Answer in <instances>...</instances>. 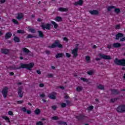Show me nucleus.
Returning <instances> with one entry per match:
<instances>
[{
  "instance_id": "1",
  "label": "nucleus",
  "mask_w": 125,
  "mask_h": 125,
  "mask_svg": "<svg viewBox=\"0 0 125 125\" xmlns=\"http://www.w3.org/2000/svg\"><path fill=\"white\" fill-rule=\"evenodd\" d=\"M98 56H99V57H100V58H96L95 60L96 61H100V60H101V58L102 59H104L105 60H111V59H112V58H111L110 56L106 55L104 54H98Z\"/></svg>"
},
{
  "instance_id": "2",
  "label": "nucleus",
  "mask_w": 125,
  "mask_h": 125,
  "mask_svg": "<svg viewBox=\"0 0 125 125\" xmlns=\"http://www.w3.org/2000/svg\"><path fill=\"white\" fill-rule=\"evenodd\" d=\"M34 67V63L31 62L29 64H23L21 63V66L19 67H17L16 69H21V68H26L28 69V70H31L32 68Z\"/></svg>"
},
{
  "instance_id": "3",
  "label": "nucleus",
  "mask_w": 125,
  "mask_h": 125,
  "mask_svg": "<svg viewBox=\"0 0 125 125\" xmlns=\"http://www.w3.org/2000/svg\"><path fill=\"white\" fill-rule=\"evenodd\" d=\"M58 47L59 48H62V44L60 43L59 40H56L55 41L52 45H49L48 47L49 48H55L56 47Z\"/></svg>"
},
{
  "instance_id": "4",
  "label": "nucleus",
  "mask_w": 125,
  "mask_h": 125,
  "mask_svg": "<svg viewBox=\"0 0 125 125\" xmlns=\"http://www.w3.org/2000/svg\"><path fill=\"white\" fill-rule=\"evenodd\" d=\"M114 63L116 65H119L120 66H125V60H119L116 58L114 60Z\"/></svg>"
},
{
  "instance_id": "5",
  "label": "nucleus",
  "mask_w": 125,
  "mask_h": 125,
  "mask_svg": "<svg viewBox=\"0 0 125 125\" xmlns=\"http://www.w3.org/2000/svg\"><path fill=\"white\" fill-rule=\"evenodd\" d=\"M51 26V24L50 23H42V24L41 25V28L43 30H50V27Z\"/></svg>"
},
{
  "instance_id": "6",
  "label": "nucleus",
  "mask_w": 125,
  "mask_h": 125,
  "mask_svg": "<svg viewBox=\"0 0 125 125\" xmlns=\"http://www.w3.org/2000/svg\"><path fill=\"white\" fill-rule=\"evenodd\" d=\"M8 88L7 87H4L2 90V94L4 98H6L7 97V92H8Z\"/></svg>"
},
{
  "instance_id": "7",
  "label": "nucleus",
  "mask_w": 125,
  "mask_h": 125,
  "mask_svg": "<svg viewBox=\"0 0 125 125\" xmlns=\"http://www.w3.org/2000/svg\"><path fill=\"white\" fill-rule=\"evenodd\" d=\"M116 110L119 113H123V112L125 111V106L120 105L117 108Z\"/></svg>"
},
{
  "instance_id": "8",
  "label": "nucleus",
  "mask_w": 125,
  "mask_h": 125,
  "mask_svg": "<svg viewBox=\"0 0 125 125\" xmlns=\"http://www.w3.org/2000/svg\"><path fill=\"white\" fill-rule=\"evenodd\" d=\"M78 50H79L78 48H75L71 50V53L73 54L74 58H76L78 56Z\"/></svg>"
},
{
  "instance_id": "9",
  "label": "nucleus",
  "mask_w": 125,
  "mask_h": 125,
  "mask_svg": "<svg viewBox=\"0 0 125 125\" xmlns=\"http://www.w3.org/2000/svg\"><path fill=\"white\" fill-rule=\"evenodd\" d=\"M49 98L50 99H56V93H52L49 94L48 96Z\"/></svg>"
},
{
  "instance_id": "10",
  "label": "nucleus",
  "mask_w": 125,
  "mask_h": 125,
  "mask_svg": "<svg viewBox=\"0 0 125 125\" xmlns=\"http://www.w3.org/2000/svg\"><path fill=\"white\" fill-rule=\"evenodd\" d=\"M18 92V95H19V97H20L21 98H22V97H23V91H22L21 87L19 88Z\"/></svg>"
},
{
  "instance_id": "11",
  "label": "nucleus",
  "mask_w": 125,
  "mask_h": 125,
  "mask_svg": "<svg viewBox=\"0 0 125 125\" xmlns=\"http://www.w3.org/2000/svg\"><path fill=\"white\" fill-rule=\"evenodd\" d=\"M24 17V14L22 13H19L17 14V19L18 20H21Z\"/></svg>"
},
{
  "instance_id": "12",
  "label": "nucleus",
  "mask_w": 125,
  "mask_h": 125,
  "mask_svg": "<svg viewBox=\"0 0 125 125\" xmlns=\"http://www.w3.org/2000/svg\"><path fill=\"white\" fill-rule=\"evenodd\" d=\"M89 13L92 15H97L99 13V12L96 10H93L89 11Z\"/></svg>"
},
{
  "instance_id": "13",
  "label": "nucleus",
  "mask_w": 125,
  "mask_h": 125,
  "mask_svg": "<svg viewBox=\"0 0 125 125\" xmlns=\"http://www.w3.org/2000/svg\"><path fill=\"white\" fill-rule=\"evenodd\" d=\"M122 46V44L119 42H115L113 44V47L114 48H119V47H121Z\"/></svg>"
},
{
  "instance_id": "14",
  "label": "nucleus",
  "mask_w": 125,
  "mask_h": 125,
  "mask_svg": "<svg viewBox=\"0 0 125 125\" xmlns=\"http://www.w3.org/2000/svg\"><path fill=\"white\" fill-rule=\"evenodd\" d=\"M116 38L115 40H119L120 38H123L124 37V34L118 33L117 34L115 35Z\"/></svg>"
},
{
  "instance_id": "15",
  "label": "nucleus",
  "mask_w": 125,
  "mask_h": 125,
  "mask_svg": "<svg viewBox=\"0 0 125 125\" xmlns=\"http://www.w3.org/2000/svg\"><path fill=\"white\" fill-rule=\"evenodd\" d=\"M58 10L62 12H67V11H68V8L60 7V8H59Z\"/></svg>"
},
{
  "instance_id": "16",
  "label": "nucleus",
  "mask_w": 125,
  "mask_h": 125,
  "mask_svg": "<svg viewBox=\"0 0 125 125\" xmlns=\"http://www.w3.org/2000/svg\"><path fill=\"white\" fill-rule=\"evenodd\" d=\"M9 51L7 49H2L1 50V53H3L4 54H7Z\"/></svg>"
},
{
  "instance_id": "17",
  "label": "nucleus",
  "mask_w": 125,
  "mask_h": 125,
  "mask_svg": "<svg viewBox=\"0 0 125 125\" xmlns=\"http://www.w3.org/2000/svg\"><path fill=\"white\" fill-rule=\"evenodd\" d=\"M83 0H80L78 1L75 2L74 3V5H82L83 4Z\"/></svg>"
},
{
  "instance_id": "18",
  "label": "nucleus",
  "mask_w": 125,
  "mask_h": 125,
  "mask_svg": "<svg viewBox=\"0 0 125 125\" xmlns=\"http://www.w3.org/2000/svg\"><path fill=\"white\" fill-rule=\"evenodd\" d=\"M11 36H12V34L11 33L8 32L6 34L5 39H6V40H7V39H9V38H11Z\"/></svg>"
},
{
  "instance_id": "19",
  "label": "nucleus",
  "mask_w": 125,
  "mask_h": 125,
  "mask_svg": "<svg viewBox=\"0 0 125 125\" xmlns=\"http://www.w3.org/2000/svg\"><path fill=\"white\" fill-rule=\"evenodd\" d=\"M38 34L40 38H43V37H44V35H43V33H42V31H38Z\"/></svg>"
},
{
  "instance_id": "20",
  "label": "nucleus",
  "mask_w": 125,
  "mask_h": 125,
  "mask_svg": "<svg viewBox=\"0 0 125 125\" xmlns=\"http://www.w3.org/2000/svg\"><path fill=\"white\" fill-rule=\"evenodd\" d=\"M2 119H4L5 121H6L7 123H10V120H9V118L7 116H2Z\"/></svg>"
},
{
  "instance_id": "21",
  "label": "nucleus",
  "mask_w": 125,
  "mask_h": 125,
  "mask_svg": "<svg viewBox=\"0 0 125 125\" xmlns=\"http://www.w3.org/2000/svg\"><path fill=\"white\" fill-rule=\"evenodd\" d=\"M22 50H23V52H24L25 53H29L31 52L30 51V50H29V49H28L26 48H23Z\"/></svg>"
},
{
  "instance_id": "22",
  "label": "nucleus",
  "mask_w": 125,
  "mask_h": 125,
  "mask_svg": "<svg viewBox=\"0 0 125 125\" xmlns=\"http://www.w3.org/2000/svg\"><path fill=\"white\" fill-rule=\"evenodd\" d=\"M35 113L36 115H40V114H41V110L39 108H37L35 111Z\"/></svg>"
},
{
  "instance_id": "23",
  "label": "nucleus",
  "mask_w": 125,
  "mask_h": 125,
  "mask_svg": "<svg viewBox=\"0 0 125 125\" xmlns=\"http://www.w3.org/2000/svg\"><path fill=\"white\" fill-rule=\"evenodd\" d=\"M52 24L54 25L55 29H57V27H58V24L56 23L55 21H51Z\"/></svg>"
},
{
  "instance_id": "24",
  "label": "nucleus",
  "mask_w": 125,
  "mask_h": 125,
  "mask_svg": "<svg viewBox=\"0 0 125 125\" xmlns=\"http://www.w3.org/2000/svg\"><path fill=\"white\" fill-rule=\"evenodd\" d=\"M113 8H115L114 6H109L107 7V10H108V11H111V10H112V9H113Z\"/></svg>"
},
{
  "instance_id": "25",
  "label": "nucleus",
  "mask_w": 125,
  "mask_h": 125,
  "mask_svg": "<svg viewBox=\"0 0 125 125\" xmlns=\"http://www.w3.org/2000/svg\"><path fill=\"white\" fill-rule=\"evenodd\" d=\"M82 90H83V87L82 86H78L76 88V91L80 92V91H82Z\"/></svg>"
},
{
  "instance_id": "26",
  "label": "nucleus",
  "mask_w": 125,
  "mask_h": 125,
  "mask_svg": "<svg viewBox=\"0 0 125 125\" xmlns=\"http://www.w3.org/2000/svg\"><path fill=\"white\" fill-rule=\"evenodd\" d=\"M62 56H63V54L59 53L56 55V58H60V57H62Z\"/></svg>"
},
{
  "instance_id": "27",
  "label": "nucleus",
  "mask_w": 125,
  "mask_h": 125,
  "mask_svg": "<svg viewBox=\"0 0 125 125\" xmlns=\"http://www.w3.org/2000/svg\"><path fill=\"white\" fill-rule=\"evenodd\" d=\"M14 41L15 42H19L20 40L19 39V38L15 37L14 38Z\"/></svg>"
},
{
  "instance_id": "28",
  "label": "nucleus",
  "mask_w": 125,
  "mask_h": 125,
  "mask_svg": "<svg viewBox=\"0 0 125 125\" xmlns=\"http://www.w3.org/2000/svg\"><path fill=\"white\" fill-rule=\"evenodd\" d=\"M97 87L98 88H99V89H101V90L104 89V85H103L102 84H100L98 85Z\"/></svg>"
},
{
  "instance_id": "29",
  "label": "nucleus",
  "mask_w": 125,
  "mask_h": 125,
  "mask_svg": "<svg viewBox=\"0 0 125 125\" xmlns=\"http://www.w3.org/2000/svg\"><path fill=\"white\" fill-rule=\"evenodd\" d=\"M56 21H57L58 22H60L61 21H62V18L60 17H57L56 18Z\"/></svg>"
},
{
  "instance_id": "30",
  "label": "nucleus",
  "mask_w": 125,
  "mask_h": 125,
  "mask_svg": "<svg viewBox=\"0 0 125 125\" xmlns=\"http://www.w3.org/2000/svg\"><path fill=\"white\" fill-rule=\"evenodd\" d=\"M85 59L86 62H89V61H90V57H89L88 56H86L85 57Z\"/></svg>"
},
{
  "instance_id": "31",
  "label": "nucleus",
  "mask_w": 125,
  "mask_h": 125,
  "mask_svg": "<svg viewBox=\"0 0 125 125\" xmlns=\"http://www.w3.org/2000/svg\"><path fill=\"white\" fill-rule=\"evenodd\" d=\"M112 92L113 94H118L119 93V91L117 90L113 89Z\"/></svg>"
},
{
  "instance_id": "32",
  "label": "nucleus",
  "mask_w": 125,
  "mask_h": 125,
  "mask_svg": "<svg viewBox=\"0 0 125 125\" xmlns=\"http://www.w3.org/2000/svg\"><path fill=\"white\" fill-rule=\"evenodd\" d=\"M12 21L14 23V24H16L17 25H18V24H19V22H18V21H17V20L15 19H12Z\"/></svg>"
},
{
  "instance_id": "33",
  "label": "nucleus",
  "mask_w": 125,
  "mask_h": 125,
  "mask_svg": "<svg viewBox=\"0 0 125 125\" xmlns=\"http://www.w3.org/2000/svg\"><path fill=\"white\" fill-rule=\"evenodd\" d=\"M29 32H31V33H32L34 34L35 33H37V30H36V29H35L34 28H31V29H30Z\"/></svg>"
},
{
  "instance_id": "34",
  "label": "nucleus",
  "mask_w": 125,
  "mask_h": 125,
  "mask_svg": "<svg viewBox=\"0 0 125 125\" xmlns=\"http://www.w3.org/2000/svg\"><path fill=\"white\" fill-rule=\"evenodd\" d=\"M81 80L83 81V82H85L86 83L88 82V79H86V78H81Z\"/></svg>"
},
{
  "instance_id": "35",
  "label": "nucleus",
  "mask_w": 125,
  "mask_h": 125,
  "mask_svg": "<svg viewBox=\"0 0 125 125\" xmlns=\"http://www.w3.org/2000/svg\"><path fill=\"white\" fill-rule=\"evenodd\" d=\"M17 33H18L19 34H24V33H25V31H24V30H17Z\"/></svg>"
},
{
  "instance_id": "36",
  "label": "nucleus",
  "mask_w": 125,
  "mask_h": 125,
  "mask_svg": "<svg viewBox=\"0 0 125 125\" xmlns=\"http://www.w3.org/2000/svg\"><path fill=\"white\" fill-rule=\"evenodd\" d=\"M36 125H43V123L42 121H39L36 123Z\"/></svg>"
},
{
  "instance_id": "37",
  "label": "nucleus",
  "mask_w": 125,
  "mask_h": 125,
  "mask_svg": "<svg viewBox=\"0 0 125 125\" xmlns=\"http://www.w3.org/2000/svg\"><path fill=\"white\" fill-rule=\"evenodd\" d=\"M93 71L90 70L87 72V74L89 75H93Z\"/></svg>"
},
{
  "instance_id": "38",
  "label": "nucleus",
  "mask_w": 125,
  "mask_h": 125,
  "mask_svg": "<svg viewBox=\"0 0 125 125\" xmlns=\"http://www.w3.org/2000/svg\"><path fill=\"white\" fill-rule=\"evenodd\" d=\"M115 12L116 13H120V12H121V10H120V9L119 8H116L115 9Z\"/></svg>"
},
{
  "instance_id": "39",
  "label": "nucleus",
  "mask_w": 125,
  "mask_h": 125,
  "mask_svg": "<svg viewBox=\"0 0 125 125\" xmlns=\"http://www.w3.org/2000/svg\"><path fill=\"white\" fill-rule=\"evenodd\" d=\"M118 100L117 98H114V99H111L110 100L111 102H112V103H114V102H115V101H117V100Z\"/></svg>"
},
{
  "instance_id": "40",
  "label": "nucleus",
  "mask_w": 125,
  "mask_h": 125,
  "mask_svg": "<svg viewBox=\"0 0 125 125\" xmlns=\"http://www.w3.org/2000/svg\"><path fill=\"white\" fill-rule=\"evenodd\" d=\"M51 119L52 120H58L59 118L57 116H54L52 117Z\"/></svg>"
},
{
  "instance_id": "41",
  "label": "nucleus",
  "mask_w": 125,
  "mask_h": 125,
  "mask_svg": "<svg viewBox=\"0 0 125 125\" xmlns=\"http://www.w3.org/2000/svg\"><path fill=\"white\" fill-rule=\"evenodd\" d=\"M115 29H121V25L118 24L115 26Z\"/></svg>"
},
{
  "instance_id": "42",
  "label": "nucleus",
  "mask_w": 125,
  "mask_h": 125,
  "mask_svg": "<svg viewBox=\"0 0 125 125\" xmlns=\"http://www.w3.org/2000/svg\"><path fill=\"white\" fill-rule=\"evenodd\" d=\"M93 109V105H91V106H89V107H88V110L89 111H91V110H92Z\"/></svg>"
},
{
  "instance_id": "43",
  "label": "nucleus",
  "mask_w": 125,
  "mask_h": 125,
  "mask_svg": "<svg viewBox=\"0 0 125 125\" xmlns=\"http://www.w3.org/2000/svg\"><path fill=\"white\" fill-rule=\"evenodd\" d=\"M32 38H34V36H33L31 34H29L28 35V36L27 37V39H31Z\"/></svg>"
},
{
  "instance_id": "44",
  "label": "nucleus",
  "mask_w": 125,
  "mask_h": 125,
  "mask_svg": "<svg viewBox=\"0 0 125 125\" xmlns=\"http://www.w3.org/2000/svg\"><path fill=\"white\" fill-rule=\"evenodd\" d=\"M65 56H66V57H67L68 58H70V57H71V54H70L69 53H66L65 54Z\"/></svg>"
},
{
  "instance_id": "45",
  "label": "nucleus",
  "mask_w": 125,
  "mask_h": 125,
  "mask_svg": "<svg viewBox=\"0 0 125 125\" xmlns=\"http://www.w3.org/2000/svg\"><path fill=\"white\" fill-rule=\"evenodd\" d=\"M40 96L42 98H44V97H45V95L44 94H40Z\"/></svg>"
},
{
  "instance_id": "46",
  "label": "nucleus",
  "mask_w": 125,
  "mask_h": 125,
  "mask_svg": "<svg viewBox=\"0 0 125 125\" xmlns=\"http://www.w3.org/2000/svg\"><path fill=\"white\" fill-rule=\"evenodd\" d=\"M61 106H62V108H65V107H66V104L62 103L61 104Z\"/></svg>"
},
{
  "instance_id": "47",
  "label": "nucleus",
  "mask_w": 125,
  "mask_h": 125,
  "mask_svg": "<svg viewBox=\"0 0 125 125\" xmlns=\"http://www.w3.org/2000/svg\"><path fill=\"white\" fill-rule=\"evenodd\" d=\"M21 110L24 112V113H26L27 112V109L25 108V107H23Z\"/></svg>"
},
{
  "instance_id": "48",
  "label": "nucleus",
  "mask_w": 125,
  "mask_h": 125,
  "mask_svg": "<svg viewBox=\"0 0 125 125\" xmlns=\"http://www.w3.org/2000/svg\"><path fill=\"white\" fill-rule=\"evenodd\" d=\"M48 78H53V74H48Z\"/></svg>"
},
{
  "instance_id": "49",
  "label": "nucleus",
  "mask_w": 125,
  "mask_h": 125,
  "mask_svg": "<svg viewBox=\"0 0 125 125\" xmlns=\"http://www.w3.org/2000/svg\"><path fill=\"white\" fill-rule=\"evenodd\" d=\"M8 114V115H10V116H12L13 115V113L11 111H9Z\"/></svg>"
},
{
  "instance_id": "50",
  "label": "nucleus",
  "mask_w": 125,
  "mask_h": 125,
  "mask_svg": "<svg viewBox=\"0 0 125 125\" xmlns=\"http://www.w3.org/2000/svg\"><path fill=\"white\" fill-rule=\"evenodd\" d=\"M57 107H56V105H53L52 106V109H53V110H56V108H57Z\"/></svg>"
},
{
  "instance_id": "51",
  "label": "nucleus",
  "mask_w": 125,
  "mask_h": 125,
  "mask_svg": "<svg viewBox=\"0 0 125 125\" xmlns=\"http://www.w3.org/2000/svg\"><path fill=\"white\" fill-rule=\"evenodd\" d=\"M125 37L120 39V42H125Z\"/></svg>"
},
{
  "instance_id": "52",
  "label": "nucleus",
  "mask_w": 125,
  "mask_h": 125,
  "mask_svg": "<svg viewBox=\"0 0 125 125\" xmlns=\"http://www.w3.org/2000/svg\"><path fill=\"white\" fill-rule=\"evenodd\" d=\"M63 41H64L65 42H68V38H66V37H64L63 38Z\"/></svg>"
},
{
  "instance_id": "53",
  "label": "nucleus",
  "mask_w": 125,
  "mask_h": 125,
  "mask_svg": "<svg viewBox=\"0 0 125 125\" xmlns=\"http://www.w3.org/2000/svg\"><path fill=\"white\" fill-rule=\"evenodd\" d=\"M39 86L40 87H43L44 86V84H43V83H40L39 84Z\"/></svg>"
},
{
  "instance_id": "54",
  "label": "nucleus",
  "mask_w": 125,
  "mask_h": 125,
  "mask_svg": "<svg viewBox=\"0 0 125 125\" xmlns=\"http://www.w3.org/2000/svg\"><path fill=\"white\" fill-rule=\"evenodd\" d=\"M107 48H109V49L112 48V45H111V44L108 45Z\"/></svg>"
},
{
  "instance_id": "55",
  "label": "nucleus",
  "mask_w": 125,
  "mask_h": 125,
  "mask_svg": "<svg viewBox=\"0 0 125 125\" xmlns=\"http://www.w3.org/2000/svg\"><path fill=\"white\" fill-rule=\"evenodd\" d=\"M18 104H22L23 103V101H19L17 102Z\"/></svg>"
},
{
  "instance_id": "56",
  "label": "nucleus",
  "mask_w": 125,
  "mask_h": 125,
  "mask_svg": "<svg viewBox=\"0 0 125 125\" xmlns=\"http://www.w3.org/2000/svg\"><path fill=\"white\" fill-rule=\"evenodd\" d=\"M0 2L1 3H4V2H5V0H0Z\"/></svg>"
},
{
  "instance_id": "57",
  "label": "nucleus",
  "mask_w": 125,
  "mask_h": 125,
  "mask_svg": "<svg viewBox=\"0 0 125 125\" xmlns=\"http://www.w3.org/2000/svg\"><path fill=\"white\" fill-rule=\"evenodd\" d=\"M61 125H67V123H65V122H62L61 123Z\"/></svg>"
},
{
  "instance_id": "58",
  "label": "nucleus",
  "mask_w": 125,
  "mask_h": 125,
  "mask_svg": "<svg viewBox=\"0 0 125 125\" xmlns=\"http://www.w3.org/2000/svg\"><path fill=\"white\" fill-rule=\"evenodd\" d=\"M27 114H30L31 113H32V111L31 110H27L26 111Z\"/></svg>"
},
{
  "instance_id": "59",
  "label": "nucleus",
  "mask_w": 125,
  "mask_h": 125,
  "mask_svg": "<svg viewBox=\"0 0 125 125\" xmlns=\"http://www.w3.org/2000/svg\"><path fill=\"white\" fill-rule=\"evenodd\" d=\"M37 74H38V75H41V70H37Z\"/></svg>"
},
{
  "instance_id": "60",
  "label": "nucleus",
  "mask_w": 125,
  "mask_h": 125,
  "mask_svg": "<svg viewBox=\"0 0 125 125\" xmlns=\"http://www.w3.org/2000/svg\"><path fill=\"white\" fill-rule=\"evenodd\" d=\"M45 53H46V54H50V51L47 50L45 51Z\"/></svg>"
},
{
  "instance_id": "61",
  "label": "nucleus",
  "mask_w": 125,
  "mask_h": 125,
  "mask_svg": "<svg viewBox=\"0 0 125 125\" xmlns=\"http://www.w3.org/2000/svg\"><path fill=\"white\" fill-rule=\"evenodd\" d=\"M27 29H28V31L30 32V31L32 29V28H31V27L30 26H28L27 27Z\"/></svg>"
},
{
  "instance_id": "62",
  "label": "nucleus",
  "mask_w": 125,
  "mask_h": 125,
  "mask_svg": "<svg viewBox=\"0 0 125 125\" xmlns=\"http://www.w3.org/2000/svg\"><path fill=\"white\" fill-rule=\"evenodd\" d=\"M51 68H52L53 70H54V69H55V67L54 66H53V65H52V66H51Z\"/></svg>"
},
{
  "instance_id": "63",
  "label": "nucleus",
  "mask_w": 125,
  "mask_h": 125,
  "mask_svg": "<svg viewBox=\"0 0 125 125\" xmlns=\"http://www.w3.org/2000/svg\"><path fill=\"white\" fill-rule=\"evenodd\" d=\"M10 75L11 76H13V75H14V73H13V72H11V73H10Z\"/></svg>"
},
{
  "instance_id": "64",
  "label": "nucleus",
  "mask_w": 125,
  "mask_h": 125,
  "mask_svg": "<svg viewBox=\"0 0 125 125\" xmlns=\"http://www.w3.org/2000/svg\"><path fill=\"white\" fill-rule=\"evenodd\" d=\"M60 88H61V89H64V87H63V86H60Z\"/></svg>"
}]
</instances>
